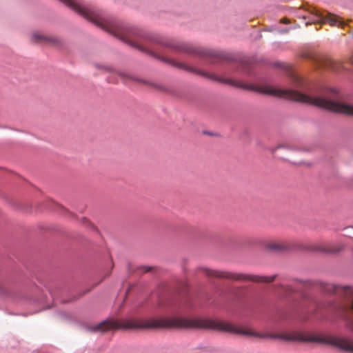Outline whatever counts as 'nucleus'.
Returning <instances> with one entry per match:
<instances>
[{
	"label": "nucleus",
	"instance_id": "obj_7",
	"mask_svg": "<svg viewBox=\"0 0 353 353\" xmlns=\"http://www.w3.org/2000/svg\"><path fill=\"white\" fill-rule=\"evenodd\" d=\"M342 248L343 247L341 245H336L333 243H319L309 246L307 250L324 254H336L339 252Z\"/></svg>",
	"mask_w": 353,
	"mask_h": 353
},
{
	"label": "nucleus",
	"instance_id": "obj_9",
	"mask_svg": "<svg viewBox=\"0 0 353 353\" xmlns=\"http://www.w3.org/2000/svg\"><path fill=\"white\" fill-rule=\"evenodd\" d=\"M32 40L34 42L49 43L54 46H59L61 41L54 37H49L34 32L32 34Z\"/></svg>",
	"mask_w": 353,
	"mask_h": 353
},
{
	"label": "nucleus",
	"instance_id": "obj_10",
	"mask_svg": "<svg viewBox=\"0 0 353 353\" xmlns=\"http://www.w3.org/2000/svg\"><path fill=\"white\" fill-rule=\"evenodd\" d=\"M159 307H170V309L168 311H165L166 313L173 312H175L177 309L180 308L181 306L178 305L177 303H172V302H167L163 303L161 301H159Z\"/></svg>",
	"mask_w": 353,
	"mask_h": 353
},
{
	"label": "nucleus",
	"instance_id": "obj_17",
	"mask_svg": "<svg viewBox=\"0 0 353 353\" xmlns=\"http://www.w3.org/2000/svg\"><path fill=\"white\" fill-rule=\"evenodd\" d=\"M58 207L60 208L63 211H66V210L63 207H61V206H58Z\"/></svg>",
	"mask_w": 353,
	"mask_h": 353
},
{
	"label": "nucleus",
	"instance_id": "obj_2",
	"mask_svg": "<svg viewBox=\"0 0 353 353\" xmlns=\"http://www.w3.org/2000/svg\"><path fill=\"white\" fill-rule=\"evenodd\" d=\"M174 328L210 329L235 334L254 336L262 339H281L286 341H299L330 345L342 350L353 352V339L347 337H336L331 335H305L300 332L282 334H259L252 330H243L230 323L210 319H187L174 317Z\"/></svg>",
	"mask_w": 353,
	"mask_h": 353
},
{
	"label": "nucleus",
	"instance_id": "obj_16",
	"mask_svg": "<svg viewBox=\"0 0 353 353\" xmlns=\"http://www.w3.org/2000/svg\"><path fill=\"white\" fill-rule=\"evenodd\" d=\"M281 148V146L277 147V148H272V149L271 150V151H272V153H274V152H275V151H276L277 149H279V148Z\"/></svg>",
	"mask_w": 353,
	"mask_h": 353
},
{
	"label": "nucleus",
	"instance_id": "obj_13",
	"mask_svg": "<svg viewBox=\"0 0 353 353\" xmlns=\"http://www.w3.org/2000/svg\"><path fill=\"white\" fill-rule=\"evenodd\" d=\"M77 299V297L74 296V297H72V299H63V300H62L61 301H62L63 303H69V302H70V301H72L76 300Z\"/></svg>",
	"mask_w": 353,
	"mask_h": 353
},
{
	"label": "nucleus",
	"instance_id": "obj_19",
	"mask_svg": "<svg viewBox=\"0 0 353 353\" xmlns=\"http://www.w3.org/2000/svg\"><path fill=\"white\" fill-rule=\"evenodd\" d=\"M205 134H212L211 133L208 132H204Z\"/></svg>",
	"mask_w": 353,
	"mask_h": 353
},
{
	"label": "nucleus",
	"instance_id": "obj_18",
	"mask_svg": "<svg viewBox=\"0 0 353 353\" xmlns=\"http://www.w3.org/2000/svg\"><path fill=\"white\" fill-rule=\"evenodd\" d=\"M248 76H251V75H252V74H251V72H250V70H249V71H248Z\"/></svg>",
	"mask_w": 353,
	"mask_h": 353
},
{
	"label": "nucleus",
	"instance_id": "obj_4",
	"mask_svg": "<svg viewBox=\"0 0 353 353\" xmlns=\"http://www.w3.org/2000/svg\"><path fill=\"white\" fill-rule=\"evenodd\" d=\"M105 70L115 73L118 74L121 78L123 79H130L132 80L139 83H142L146 85H149L159 90L167 92L168 94H170L172 95H174L177 97H181V94H179V91H177L175 88L166 86L165 85L159 84V83H151L148 81L143 80L142 79L137 78L134 76H132L130 74H127L125 72L118 71L113 68L112 67L110 66H104L103 67Z\"/></svg>",
	"mask_w": 353,
	"mask_h": 353
},
{
	"label": "nucleus",
	"instance_id": "obj_6",
	"mask_svg": "<svg viewBox=\"0 0 353 353\" xmlns=\"http://www.w3.org/2000/svg\"><path fill=\"white\" fill-rule=\"evenodd\" d=\"M322 289L328 294L341 296L348 299L353 310V288L352 287L336 284H325Z\"/></svg>",
	"mask_w": 353,
	"mask_h": 353
},
{
	"label": "nucleus",
	"instance_id": "obj_14",
	"mask_svg": "<svg viewBox=\"0 0 353 353\" xmlns=\"http://www.w3.org/2000/svg\"><path fill=\"white\" fill-rule=\"evenodd\" d=\"M143 268L145 270L144 272H148L150 271L151 268L150 267H143Z\"/></svg>",
	"mask_w": 353,
	"mask_h": 353
},
{
	"label": "nucleus",
	"instance_id": "obj_15",
	"mask_svg": "<svg viewBox=\"0 0 353 353\" xmlns=\"http://www.w3.org/2000/svg\"><path fill=\"white\" fill-rule=\"evenodd\" d=\"M187 304L188 305V307H192V304L190 303V301L189 299L187 300Z\"/></svg>",
	"mask_w": 353,
	"mask_h": 353
},
{
	"label": "nucleus",
	"instance_id": "obj_5",
	"mask_svg": "<svg viewBox=\"0 0 353 353\" xmlns=\"http://www.w3.org/2000/svg\"><path fill=\"white\" fill-rule=\"evenodd\" d=\"M311 285L309 281H303L297 279H292L290 283H281L279 286V290L282 296H288L294 292L299 293L303 296V290Z\"/></svg>",
	"mask_w": 353,
	"mask_h": 353
},
{
	"label": "nucleus",
	"instance_id": "obj_3",
	"mask_svg": "<svg viewBox=\"0 0 353 353\" xmlns=\"http://www.w3.org/2000/svg\"><path fill=\"white\" fill-rule=\"evenodd\" d=\"M201 270L203 274L210 278L225 279L230 281H252L255 283H269L274 281L276 274L272 276H260L253 274H246L242 273H236L232 272H224L219 270H211L207 268H202Z\"/></svg>",
	"mask_w": 353,
	"mask_h": 353
},
{
	"label": "nucleus",
	"instance_id": "obj_12",
	"mask_svg": "<svg viewBox=\"0 0 353 353\" xmlns=\"http://www.w3.org/2000/svg\"><path fill=\"white\" fill-rule=\"evenodd\" d=\"M329 69L334 72H339L340 70L341 65L334 62V61H330L328 62Z\"/></svg>",
	"mask_w": 353,
	"mask_h": 353
},
{
	"label": "nucleus",
	"instance_id": "obj_8",
	"mask_svg": "<svg viewBox=\"0 0 353 353\" xmlns=\"http://www.w3.org/2000/svg\"><path fill=\"white\" fill-rule=\"evenodd\" d=\"M312 14L316 18L315 20H319L323 22H329L332 26H337L339 20L334 17L331 13L327 12H322L316 8L313 9Z\"/></svg>",
	"mask_w": 353,
	"mask_h": 353
},
{
	"label": "nucleus",
	"instance_id": "obj_1",
	"mask_svg": "<svg viewBox=\"0 0 353 353\" xmlns=\"http://www.w3.org/2000/svg\"><path fill=\"white\" fill-rule=\"evenodd\" d=\"M65 6L75 11L79 15L97 26L111 34L114 37L121 40L128 45L146 53L149 56L159 60L175 68L203 76L207 79L223 83L229 84L244 90L256 92L260 94H265L274 97L285 98L287 99L314 105L321 108V89L316 92V95L306 93V90L301 91L299 88L304 86V83L299 76L290 74V79L291 88H276L268 84V79L265 77H254L256 83L248 84L241 81L219 77L215 74H210L196 68L189 66L184 63H179L174 59L161 55L148 48L140 45L132 41L131 36L137 37H145L150 41L168 47L174 51L184 52L188 54L196 55L200 58H217L218 53L214 50L199 49L193 46L181 42L173 41H165L161 37L153 34H146L139 28L126 26L125 24L104 15L99 10L91 6H85L77 0H59Z\"/></svg>",
	"mask_w": 353,
	"mask_h": 353
},
{
	"label": "nucleus",
	"instance_id": "obj_11",
	"mask_svg": "<svg viewBox=\"0 0 353 353\" xmlns=\"http://www.w3.org/2000/svg\"><path fill=\"white\" fill-rule=\"evenodd\" d=\"M266 248L274 252H280L288 249L285 245L276 243H270L267 245Z\"/></svg>",
	"mask_w": 353,
	"mask_h": 353
}]
</instances>
